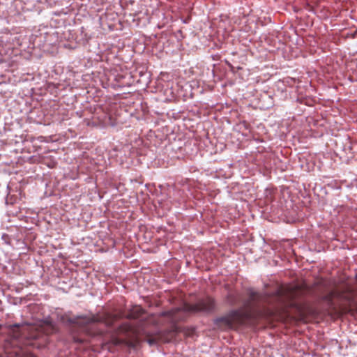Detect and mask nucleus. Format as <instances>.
Listing matches in <instances>:
<instances>
[{"instance_id":"nucleus-1","label":"nucleus","mask_w":357,"mask_h":357,"mask_svg":"<svg viewBox=\"0 0 357 357\" xmlns=\"http://www.w3.org/2000/svg\"><path fill=\"white\" fill-rule=\"evenodd\" d=\"M214 308V301L211 298H207L199 301L195 305L184 304L181 308H174L162 312V315L167 317L172 322H176L183 318L181 311L185 312H209Z\"/></svg>"},{"instance_id":"nucleus-2","label":"nucleus","mask_w":357,"mask_h":357,"mask_svg":"<svg viewBox=\"0 0 357 357\" xmlns=\"http://www.w3.org/2000/svg\"><path fill=\"white\" fill-rule=\"evenodd\" d=\"M245 314L242 310H233L225 317L216 319L218 327L222 330L235 329L243 324Z\"/></svg>"},{"instance_id":"nucleus-3","label":"nucleus","mask_w":357,"mask_h":357,"mask_svg":"<svg viewBox=\"0 0 357 357\" xmlns=\"http://www.w3.org/2000/svg\"><path fill=\"white\" fill-rule=\"evenodd\" d=\"M20 332L22 336L29 339H36L40 337L41 331L36 326L27 324L24 326Z\"/></svg>"},{"instance_id":"nucleus-4","label":"nucleus","mask_w":357,"mask_h":357,"mask_svg":"<svg viewBox=\"0 0 357 357\" xmlns=\"http://www.w3.org/2000/svg\"><path fill=\"white\" fill-rule=\"evenodd\" d=\"M96 321L97 320L95 317H79L74 321V322L78 325L84 326Z\"/></svg>"},{"instance_id":"nucleus-5","label":"nucleus","mask_w":357,"mask_h":357,"mask_svg":"<svg viewBox=\"0 0 357 357\" xmlns=\"http://www.w3.org/2000/svg\"><path fill=\"white\" fill-rule=\"evenodd\" d=\"M148 343L150 345H153V344H156V340L155 339L150 338L148 340Z\"/></svg>"},{"instance_id":"nucleus-6","label":"nucleus","mask_w":357,"mask_h":357,"mask_svg":"<svg viewBox=\"0 0 357 357\" xmlns=\"http://www.w3.org/2000/svg\"><path fill=\"white\" fill-rule=\"evenodd\" d=\"M252 298L253 300H255V299H257V294H256V293H253V294H252Z\"/></svg>"}]
</instances>
